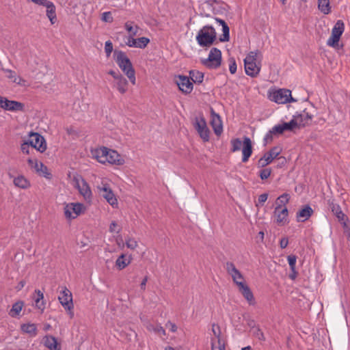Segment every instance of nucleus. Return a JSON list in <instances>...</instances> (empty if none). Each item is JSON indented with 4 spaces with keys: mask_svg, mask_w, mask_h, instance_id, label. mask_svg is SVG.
Segmentation results:
<instances>
[{
    "mask_svg": "<svg viewBox=\"0 0 350 350\" xmlns=\"http://www.w3.org/2000/svg\"><path fill=\"white\" fill-rule=\"evenodd\" d=\"M113 57L120 68L127 76L131 83L135 85L136 81L135 72L126 53L122 51L115 50Z\"/></svg>",
    "mask_w": 350,
    "mask_h": 350,
    "instance_id": "obj_1",
    "label": "nucleus"
},
{
    "mask_svg": "<svg viewBox=\"0 0 350 350\" xmlns=\"http://www.w3.org/2000/svg\"><path fill=\"white\" fill-rule=\"evenodd\" d=\"M258 51L250 52L244 59L245 71L247 75L256 77L258 75L261 68L260 62L257 63Z\"/></svg>",
    "mask_w": 350,
    "mask_h": 350,
    "instance_id": "obj_2",
    "label": "nucleus"
},
{
    "mask_svg": "<svg viewBox=\"0 0 350 350\" xmlns=\"http://www.w3.org/2000/svg\"><path fill=\"white\" fill-rule=\"evenodd\" d=\"M230 143L232 145L231 151L233 152L240 150L241 146H243L242 162L246 163L252 154V146L251 139L248 137H245L243 142H242L240 139L236 138L232 139Z\"/></svg>",
    "mask_w": 350,
    "mask_h": 350,
    "instance_id": "obj_3",
    "label": "nucleus"
},
{
    "mask_svg": "<svg viewBox=\"0 0 350 350\" xmlns=\"http://www.w3.org/2000/svg\"><path fill=\"white\" fill-rule=\"evenodd\" d=\"M216 39V32L211 26H204L196 36L198 43L201 46H211Z\"/></svg>",
    "mask_w": 350,
    "mask_h": 350,
    "instance_id": "obj_4",
    "label": "nucleus"
},
{
    "mask_svg": "<svg viewBox=\"0 0 350 350\" xmlns=\"http://www.w3.org/2000/svg\"><path fill=\"white\" fill-rule=\"evenodd\" d=\"M345 31V23H335L332 29L331 36L327 40V45L334 49H339L343 47L340 44V39Z\"/></svg>",
    "mask_w": 350,
    "mask_h": 350,
    "instance_id": "obj_5",
    "label": "nucleus"
},
{
    "mask_svg": "<svg viewBox=\"0 0 350 350\" xmlns=\"http://www.w3.org/2000/svg\"><path fill=\"white\" fill-rule=\"evenodd\" d=\"M345 31V23H335L332 29L331 36L327 40V45L334 49H339L343 47L340 44V39Z\"/></svg>",
    "mask_w": 350,
    "mask_h": 350,
    "instance_id": "obj_6",
    "label": "nucleus"
},
{
    "mask_svg": "<svg viewBox=\"0 0 350 350\" xmlns=\"http://www.w3.org/2000/svg\"><path fill=\"white\" fill-rule=\"evenodd\" d=\"M201 64L209 69H216L221 64V52L217 48H212L206 59H201Z\"/></svg>",
    "mask_w": 350,
    "mask_h": 350,
    "instance_id": "obj_7",
    "label": "nucleus"
},
{
    "mask_svg": "<svg viewBox=\"0 0 350 350\" xmlns=\"http://www.w3.org/2000/svg\"><path fill=\"white\" fill-rule=\"evenodd\" d=\"M58 299L64 308L68 311L70 318H72L74 316V312L72 311L74 306L72 302V295L70 291L66 286L62 287L59 295L58 296Z\"/></svg>",
    "mask_w": 350,
    "mask_h": 350,
    "instance_id": "obj_8",
    "label": "nucleus"
},
{
    "mask_svg": "<svg viewBox=\"0 0 350 350\" xmlns=\"http://www.w3.org/2000/svg\"><path fill=\"white\" fill-rule=\"evenodd\" d=\"M72 183L75 187H76L79 193L83 197L85 200H90L92 193L88 183L80 175L77 174L72 178Z\"/></svg>",
    "mask_w": 350,
    "mask_h": 350,
    "instance_id": "obj_9",
    "label": "nucleus"
},
{
    "mask_svg": "<svg viewBox=\"0 0 350 350\" xmlns=\"http://www.w3.org/2000/svg\"><path fill=\"white\" fill-rule=\"evenodd\" d=\"M269 98L271 100L278 104L297 102V100L292 97L291 90L287 89H279L273 91L270 94Z\"/></svg>",
    "mask_w": 350,
    "mask_h": 350,
    "instance_id": "obj_10",
    "label": "nucleus"
},
{
    "mask_svg": "<svg viewBox=\"0 0 350 350\" xmlns=\"http://www.w3.org/2000/svg\"><path fill=\"white\" fill-rule=\"evenodd\" d=\"M85 209V208L82 203H68L65 204L64 208V215L69 220L73 219L83 213Z\"/></svg>",
    "mask_w": 350,
    "mask_h": 350,
    "instance_id": "obj_11",
    "label": "nucleus"
},
{
    "mask_svg": "<svg viewBox=\"0 0 350 350\" xmlns=\"http://www.w3.org/2000/svg\"><path fill=\"white\" fill-rule=\"evenodd\" d=\"M29 137L28 142L30 143L32 148L36 149L42 153L46 150V142L42 135L38 133L30 132L28 134Z\"/></svg>",
    "mask_w": 350,
    "mask_h": 350,
    "instance_id": "obj_12",
    "label": "nucleus"
},
{
    "mask_svg": "<svg viewBox=\"0 0 350 350\" xmlns=\"http://www.w3.org/2000/svg\"><path fill=\"white\" fill-rule=\"evenodd\" d=\"M212 332L214 337L211 338V350H226L225 341L221 336V329L219 325H212Z\"/></svg>",
    "mask_w": 350,
    "mask_h": 350,
    "instance_id": "obj_13",
    "label": "nucleus"
},
{
    "mask_svg": "<svg viewBox=\"0 0 350 350\" xmlns=\"http://www.w3.org/2000/svg\"><path fill=\"white\" fill-rule=\"evenodd\" d=\"M176 85L179 90L184 94H188L191 92L193 88V82L189 77L185 75H178L175 78Z\"/></svg>",
    "mask_w": 350,
    "mask_h": 350,
    "instance_id": "obj_14",
    "label": "nucleus"
},
{
    "mask_svg": "<svg viewBox=\"0 0 350 350\" xmlns=\"http://www.w3.org/2000/svg\"><path fill=\"white\" fill-rule=\"evenodd\" d=\"M280 153V150L278 147L275 146L272 148L269 152H266L258 161V167L262 168L269 163H271L274 159H275Z\"/></svg>",
    "mask_w": 350,
    "mask_h": 350,
    "instance_id": "obj_15",
    "label": "nucleus"
},
{
    "mask_svg": "<svg viewBox=\"0 0 350 350\" xmlns=\"http://www.w3.org/2000/svg\"><path fill=\"white\" fill-rule=\"evenodd\" d=\"M227 273L232 277L234 283L239 286V283H245L244 278L241 273L236 268L234 264L232 262H227L226 264Z\"/></svg>",
    "mask_w": 350,
    "mask_h": 350,
    "instance_id": "obj_16",
    "label": "nucleus"
},
{
    "mask_svg": "<svg viewBox=\"0 0 350 350\" xmlns=\"http://www.w3.org/2000/svg\"><path fill=\"white\" fill-rule=\"evenodd\" d=\"M27 163L31 168L33 169L40 175L48 178L51 177V174L48 172L47 167L42 162H39L36 159H28Z\"/></svg>",
    "mask_w": 350,
    "mask_h": 350,
    "instance_id": "obj_17",
    "label": "nucleus"
},
{
    "mask_svg": "<svg viewBox=\"0 0 350 350\" xmlns=\"http://www.w3.org/2000/svg\"><path fill=\"white\" fill-rule=\"evenodd\" d=\"M100 194L107 200V202L113 207L118 205V200L115 197L112 190L107 184H103L102 187H98Z\"/></svg>",
    "mask_w": 350,
    "mask_h": 350,
    "instance_id": "obj_18",
    "label": "nucleus"
},
{
    "mask_svg": "<svg viewBox=\"0 0 350 350\" xmlns=\"http://www.w3.org/2000/svg\"><path fill=\"white\" fill-rule=\"evenodd\" d=\"M194 127L197 130L200 137L204 141L208 142L209 140V129L206 126V122L204 118H202L200 120H196Z\"/></svg>",
    "mask_w": 350,
    "mask_h": 350,
    "instance_id": "obj_19",
    "label": "nucleus"
},
{
    "mask_svg": "<svg viewBox=\"0 0 350 350\" xmlns=\"http://www.w3.org/2000/svg\"><path fill=\"white\" fill-rule=\"evenodd\" d=\"M288 211L286 207L282 208L280 204L276 205L274 211V215L276 217V223L278 225L283 226L287 224V217Z\"/></svg>",
    "mask_w": 350,
    "mask_h": 350,
    "instance_id": "obj_20",
    "label": "nucleus"
},
{
    "mask_svg": "<svg viewBox=\"0 0 350 350\" xmlns=\"http://www.w3.org/2000/svg\"><path fill=\"white\" fill-rule=\"evenodd\" d=\"M239 291L246 299L249 305L254 306L256 304L255 299L251 289L245 283H239Z\"/></svg>",
    "mask_w": 350,
    "mask_h": 350,
    "instance_id": "obj_21",
    "label": "nucleus"
},
{
    "mask_svg": "<svg viewBox=\"0 0 350 350\" xmlns=\"http://www.w3.org/2000/svg\"><path fill=\"white\" fill-rule=\"evenodd\" d=\"M293 116L296 118V122L299 128L308 125L313 118V116L307 112L306 109H304L301 113L294 115Z\"/></svg>",
    "mask_w": 350,
    "mask_h": 350,
    "instance_id": "obj_22",
    "label": "nucleus"
},
{
    "mask_svg": "<svg viewBox=\"0 0 350 350\" xmlns=\"http://www.w3.org/2000/svg\"><path fill=\"white\" fill-rule=\"evenodd\" d=\"M327 204L332 212L338 218L340 221H345V215L341 210L340 206L335 202V200L329 198L327 200Z\"/></svg>",
    "mask_w": 350,
    "mask_h": 350,
    "instance_id": "obj_23",
    "label": "nucleus"
},
{
    "mask_svg": "<svg viewBox=\"0 0 350 350\" xmlns=\"http://www.w3.org/2000/svg\"><path fill=\"white\" fill-rule=\"evenodd\" d=\"M107 152H109V148L105 146L92 150L93 158L96 159L100 163H105L106 161H107V159H106Z\"/></svg>",
    "mask_w": 350,
    "mask_h": 350,
    "instance_id": "obj_24",
    "label": "nucleus"
},
{
    "mask_svg": "<svg viewBox=\"0 0 350 350\" xmlns=\"http://www.w3.org/2000/svg\"><path fill=\"white\" fill-rule=\"evenodd\" d=\"M106 159H107L106 163H109L110 164L122 165L124 163V159L121 157V155L119 154L117 151L111 149H109V152H107V157Z\"/></svg>",
    "mask_w": 350,
    "mask_h": 350,
    "instance_id": "obj_25",
    "label": "nucleus"
},
{
    "mask_svg": "<svg viewBox=\"0 0 350 350\" xmlns=\"http://www.w3.org/2000/svg\"><path fill=\"white\" fill-rule=\"evenodd\" d=\"M313 210L309 205L304 206L297 212L296 219L298 222H304L308 220L312 215Z\"/></svg>",
    "mask_w": 350,
    "mask_h": 350,
    "instance_id": "obj_26",
    "label": "nucleus"
},
{
    "mask_svg": "<svg viewBox=\"0 0 350 350\" xmlns=\"http://www.w3.org/2000/svg\"><path fill=\"white\" fill-rule=\"evenodd\" d=\"M211 125L216 135H220L223 131L222 122L218 114L212 113Z\"/></svg>",
    "mask_w": 350,
    "mask_h": 350,
    "instance_id": "obj_27",
    "label": "nucleus"
},
{
    "mask_svg": "<svg viewBox=\"0 0 350 350\" xmlns=\"http://www.w3.org/2000/svg\"><path fill=\"white\" fill-rule=\"evenodd\" d=\"M3 109L11 111H22L24 110V105L21 102L10 100L7 98Z\"/></svg>",
    "mask_w": 350,
    "mask_h": 350,
    "instance_id": "obj_28",
    "label": "nucleus"
},
{
    "mask_svg": "<svg viewBox=\"0 0 350 350\" xmlns=\"http://www.w3.org/2000/svg\"><path fill=\"white\" fill-rule=\"evenodd\" d=\"M14 185L21 189H26L30 187V182L23 175L18 176L14 178Z\"/></svg>",
    "mask_w": 350,
    "mask_h": 350,
    "instance_id": "obj_29",
    "label": "nucleus"
},
{
    "mask_svg": "<svg viewBox=\"0 0 350 350\" xmlns=\"http://www.w3.org/2000/svg\"><path fill=\"white\" fill-rule=\"evenodd\" d=\"M126 27L128 31L130 33L131 36L128 38L127 41L126 42V44L130 46V47H135L136 48V39L133 38V36H136L137 33V27H136L134 28L132 26L128 25L127 23H126Z\"/></svg>",
    "mask_w": 350,
    "mask_h": 350,
    "instance_id": "obj_30",
    "label": "nucleus"
},
{
    "mask_svg": "<svg viewBox=\"0 0 350 350\" xmlns=\"http://www.w3.org/2000/svg\"><path fill=\"white\" fill-rule=\"evenodd\" d=\"M127 85L128 81L122 75L115 81L114 86L121 94H124L127 91Z\"/></svg>",
    "mask_w": 350,
    "mask_h": 350,
    "instance_id": "obj_31",
    "label": "nucleus"
},
{
    "mask_svg": "<svg viewBox=\"0 0 350 350\" xmlns=\"http://www.w3.org/2000/svg\"><path fill=\"white\" fill-rule=\"evenodd\" d=\"M35 293L36 294V297H34L36 307L43 311L45 308V304L44 301V294L39 289H36Z\"/></svg>",
    "mask_w": 350,
    "mask_h": 350,
    "instance_id": "obj_32",
    "label": "nucleus"
},
{
    "mask_svg": "<svg viewBox=\"0 0 350 350\" xmlns=\"http://www.w3.org/2000/svg\"><path fill=\"white\" fill-rule=\"evenodd\" d=\"M3 71L6 73V77L10 79L13 83L18 85H24L25 81L22 78L17 77L14 71L10 69H3Z\"/></svg>",
    "mask_w": 350,
    "mask_h": 350,
    "instance_id": "obj_33",
    "label": "nucleus"
},
{
    "mask_svg": "<svg viewBox=\"0 0 350 350\" xmlns=\"http://www.w3.org/2000/svg\"><path fill=\"white\" fill-rule=\"evenodd\" d=\"M21 330L31 336L34 337L37 335V327L34 323H25L21 326Z\"/></svg>",
    "mask_w": 350,
    "mask_h": 350,
    "instance_id": "obj_34",
    "label": "nucleus"
},
{
    "mask_svg": "<svg viewBox=\"0 0 350 350\" xmlns=\"http://www.w3.org/2000/svg\"><path fill=\"white\" fill-rule=\"evenodd\" d=\"M44 345L50 350H55L57 349V342L54 336H46L44 338Z\"/></svg>",
    "mask_w": 350,
    "mask_h": 350,
    "instance_id": "obj_35",
    "label": "nucleus"
},
{
    "mask_svg": "<svg viewBox=\"0 0 350 350\" xmlns=\"http://www.w3.org/2000/svg\"><path fill=\"white\" fill-rule=\"evenodd\" d=\"M190 79L195 83H201L204 80V74L200 71L191 70L189 71Z\"/></svg>",
    "mask_w": 350,
    "mask_h": 350,
    "instance_id": "obj_36",
    "label": "nucleus"
},
{
    "mask_svg": "<svg viewBox=\"0 0 350 350\" xmlns=\"http://www.w3.org/2000/svg\"><path fill=\"white\" fill-rule=\"evenodd\" d=\"M46 8V15L51 22L56 18L55 7L53 2L49 1L44 5Z\"/></svg>",
    "mask_w": 350,
    "mask_h": 350,
    "instance_id": "obj_37",
    "label": "nucleus"
},
{
    "mask_svg": "<svg viewBox=\"0 0 350 350\" xmlns=\"http://www.w3.org/2000/svg\"><path fill=\"white\" fill-rule=\"evenodd\" d=\"M318 8L322 13L329 14L331 11L329 0H318Z\"/></svg>",
    "mask_w": 350,
    "mask_h": 350,
    "instance_id": "obj_38",
    "label": "nucleus"
},
{
    "mask_svg": "<svg viewBox=\"0 0 350 350\" xmlns=\"http://www.w3.org/2000/svg\"><path fill=\"white\" fill-rule=\"evenodd\" d=\"M130 262V259H127L124 254H121L116 260V265L120 270H122L128 266Z\"/></svg>",
    "mask_w": 350,
    "mask_h": 350,
    "instance_id": "obj_39",
    "label": "nucleus"
},
{
    "mask_svg": "<svg viewBox=\"0 0 350 350\" xmlns=\"http://www.w3.org/2000/svg\"><path fill=\"white\" fill-rule=\"evenodd\" d=\"M24 303L22 301H17L12 305L10 311V315L12 317L18 316L23 307Z\"/></svg>",
    "mask_w": 350,
    "mask_h": 350,
    "instance_id": "obj_40",
    "label": "nucleus"
},
{
    "mask_svg": "<svg viewBox=\"0 0 350 350\" xmlns=\"http://www.w3.org/2000/svg\"><path fill=\"white\" fill-rule=\"evenodd\" d=\"M147 329L150 332H153L160 336L165 335V331L163 327L158 324H149L147 325Z\"/></svg>",
    "mask_w": 350,
    "mask_h": 350,
    "instance_id": "obj_41",
    "label": "nucleus"
},
{
    "mask_svg": "<svg viewBox=\"0 0 350 350\" xmlns=\"http://www.w3.org/2000/svg\"><path fill=\"white\" fill-rule=\"evenodd\" d=\"M222 26L223 34L220 38V41L227 42L230 39V29L227 23H219Z\"/></svg>",
    "mask_w": 350,
    "mask_h": 350,
    "instance_id": "obj_42",
    "label": "nucleus"
},
{
    "mask_svg": "<svg viewBox=\"0 0 350 350\" xmlns=\"http://www.w3.org/2000/svg\"><path fill=\"white\" fill-rule=\"evenodd\" d=\"M282 125L285 131H293L295 129L299 128L296 118L293 116V118L288 122H283Z\"/></svg>",
    "mask_w": 350,
    "mask_h": 350,
    "instance_id": "obj_43",
    "label": "nucleus"
},
{
    "mask_svg": "<svg viewBox=\"0 0 350 350\" xmlns=\"http://www.w3.org/2000/svg\"><path fill=\"white\" fill-rule=\"evenodd\" d=\"M150 40L146 37L136 39V48L144 49L149 43Z\"/></svg>",
    "mask_w": 350,
    "mask_h": 350,
    "instance_id": "obj_44",
    "label": "nucleus"
},
{
    "mask_svg": "<svg viewBox=\"0 0 350 350\" xmlns=\"http://www.w3.org/2000/svg\"><path fill=\"white\" fill-rule=\"evenodd\" d=\"M290 200V196L288 193H283L282 195L280 196L277 200H276V204H280L281 206L282 204L285 205L287 203H288Z\"/></svg>",
    "mask_w": 350,
    "mask_h": 350,
    "instance_id": "obj_45",
    "label": "nucleus"
},
{
    "mask_svg": "<svg viewBox=\"0 0 350 350\" xmlns=\"http://www.w3.org/2000/svg\"><path fill=\"white\" fill-rule=\"evenodd\" d=\"M21 150L23 153L29 154H30L31 150H33V148H31L30 143L28 140H25L21 145Z\"/></svg>",
    "mask_w": 350,
    "mask_h": 350,
    "instance_id": "obj_46",
    "label": "nucleus"
},
{
    "mask_svg": "<svg viewBox=\"0 0 350 350\" xmlns=\"http://www.w3.org/2000/svg\"><path fill=\"white\" fill-rule=\"evenodd\" d=\"M253 335L260 341H265V337L260 327H256L253 329Z\"/></svg>",
    "mask_w": 350,
    "mask_h": 350,
    "instance_id": "obj_47",
    "label": "nucleus"
},
{
    "mask_svg": "<svg viewBox=\"0 0 350 350\" xmlns=\"http://www.w3.org/2000/svg\"><path fill=\"white\" fill-rule=\"evenodd\" d=\"M287 260L291 269V271H293L296 266L297 256L295 255H289L287 256Z\"/></svg>",
    "mask_w": 350,
    "mask_h": 350,
    "instance_id": "obj_48",
    "label": "nucleus"
},
{
    "mask_svg": "<svg viewBox=\"0 0 350 350\" xmlns=\"http://www.w3.org/2000/svg\"><path fill=\"white\" fill-rule=\"evenodd\" d=\"M271 173V170L270 168H265L259 172V176L262 180H265L270 176Z\"/></svg>",
    "mask_w": 350,
    "mask_h": 350,
    "instance_id": "obj_49",
    "label": "nucleus"
},
{
    "mask_svg": "<svg viewBox=\"0 0 350 350\" xmlns=\"http://www.w3.org/2000/svg\"><path fill=\"white\" fill-rule=\"evenodd\" d=\"M113 51V44L110 40H107L105 43V52L106 53V56L109 57L111 55V52Z\"/></svg>",
    "mask_w": 350,
    "mask_h": 350,
    "instance_id": "obj_50",
    "label": "nucleus"
},
{
    "mask_svg": "<svg viewBox=\"0 0 350 350\" xmlns=\"http://www.w3.org/2000/svg\"><path fill=\"white\" fill-rule=\"evenodd\" d=\"M229 70L231 74H234L237 71V66L234 57H230L229 59Z\"/></svg>",
    "mask_w": 350,
    "mask_h": 350,
    "instance_id": "obj_51",
    "label": "nucleus"
},
{
    "mask_svg": "<svg viewBox=\"0 0 350 350\" xmlns=\"http://www.w3.org/2000/svg\"><path fill=\"white\" fill-rule=\"evenodd\" d=\"M126 245L131 250H135L137 247L138 244L134 239L129 238L126 240Z\"/></svg>",
    "mask_w": 350,
    "mask_h": 350,
    "instance_id": "obj_52",
    "label": "nucleus"
},
{
    "mask_svg": "<svg viewBox=\"0 0 350 350\" xmlns=\"http://www.w3.org/2000/svg\"><path fill=\"white\" fill-rule=\"evenodd\" d=\"M109 230L110 232H112V233L116 232V233L118 234L120 232L121 228L118 226V224L116 223V221H113L110 224Z\"/></svg>",
    "mask_w": 350,
    "mask_h": 350,
    "instance_id": "obj_53",
    "label": "nucleus"
},
{
    "mask_svg": "<svg viewBox=\"0 0 350 350\" xmlns=\"http://www.w3.org/2000/svg\"><path fill=\"white\" fill-rule=\"evenodd\" d=\"M273 134L274 133H273V132L272 131L271 129L269 130V132H267L266 133V135H265L264 139H263L264 144L265 145H267V144H269V143L272 142Z\"/></svg>",
    "mask_w": 350,
    "mask_h": 350,
    "instance_id": "obj_54",
    "label": "nucleus"
},
{
    "mask_svg": "<svg viewBox=\"0 0 350 350\" xmlns=\"http://www.w3.org/2000/svg\"><path fill=\"white\" fill-rule=\"evenodd\" d=\"M271 130L274 134H276V133L282 134V133H283L284 131H285L282 124H279L275 125L271 129Z\"/></svg>",
    "mask_w": 350,
    "mask_h": 350,
    "instance_id": "obj_55",
    "label": "nucleus"
},
{
    "mask_svg": "<svg viewBox=\"0 0 350 350\" xmlns=\"http://www.w3.org/2000/svg\"><path fill=\"white\" fill-rule=\"evenodd\" d=\"M268 198V194L267 193H262L258 196V204H256V206H258L260 205H263V204L267 201Z\"/></svg>",
    "mask_w": 350,
    "mask_h": 350,
    "instance_id": "obj_56",
    "label": "nucleus"
},
{
    "mask_svg": "<svg viewBox=\"0 0 350 350\" xmlns=\"http://www.w3.org/2000/svg\"><path fill=\"white\" fill-rule=\"evenodd\" d=\"M111 19H112V17L110 12H105L102 14L101 20L103 22H108Z\"/></svg>",
    "mask_w": 350,
    "mask_h": 350,
    "instance_id": "obj_57",
    "label": "nucleus"
},
{
    "mask_svg": "<svg viewBox=\"0 0 350 350\" xmlns=\"http://www.w3.org/2000/svg\"><path fill=\"white\" fill-rule=\"evenodd\" d=\"M288 240L286 237H284L281 239L280 241V246L282 249H284L288 246Z\"/></svg>",
    "mask_w": 350,
    "mask_h": 350,
    "instance_id": "obj_58",
    "label": "nucleus"
},
{
    "mask_svg": "<svg viewBox=\"0 0 350 350\" xmlns=\"http://www.w3.org/2000/svg\"><path fill=\"white\" fill-rule=\"evenodd\" d=\"M108 73L113 77L115 81L122 75L118 71H115L113 70H109Z\"/></svg>",
    "mask_w": 350,
    "mask_h": 350,
    "instance_id": "obj_59",
    "label": "nucleus"
},
{
    "mask_svg": "<svg viewBox=\"0 0 350 350\" xmlns=\"http://www.w3.org/2000/svg\"><path fill=\"white\" fill-rule=\"evenodd\" d=\"M31 1L33 3H35L36 4H38L40 5H43V6H44L49 1L48 0H31Z\"/></svg>",
    "mask_w": 350,
    "mask_h": 350,
    "instance_id": "obj_60",
    "label": "nucleus"
},
{
    "mask_svg": "<svg viewBox=\"0 0 350 350\" xmlns=\"http://www.w3.org/2000/svg\"><path fill=\"white\" fill-rule=\"evenodd\" d=\"M297 275V272L296 271V269H294L293 271H291V273L289 274V278L294 280Z\"/></svg>",
    "mask_w": 350,
    "mask_h": 350,
    "instance_id": "obj_61",
    "label": "nucleus"
},
{
    "mask_svg": "<svg viewBox=\"0 0 350 350\" xmlns=\"http://www.w3.org/2000/svg\"><path fill=\"white\" fill-rule=\"evenodd\" d=\"M148 281V278L145 277L140 284V288L142 290L144 291L146 288V282Z\"/></svg>",
    "mask_w": 350,
    "mask_h": 350,
    "instance_id": "obj_62",
    "label": "nucleus"
},
{
    "mask_svg": "<svg viewBox=\"0 0 350 350\" xmlns=\"http://www.w3.org/2000/svg\"><path fill=\"white\" fill-rule=\"evenodd\" d=\"M6 98L3 97L0 95V107L3 109L4 103L6 102Z\"/></svg>",
    "mask_w": 350,
    "mask_h": 350,
    "instance_id": "obj_63",
    "label": "nucleus"
},
{
    "mask_svg": "<svg viewBox=\"0 0 350 350\" xmlns=\"http://www.w3.org/2000/svg\"><path fill=\"white\" fill-rule=\"evenodd\" d=\"M25 285V282L23 280L21 281L18 284V289H21L22 288L24 287Z\"/></svg>",
    "mask_w": 350,
    "mask_h": 350,
    "instance_id": "obj_64",
    "label": "nucleus"
}]
</instances>
